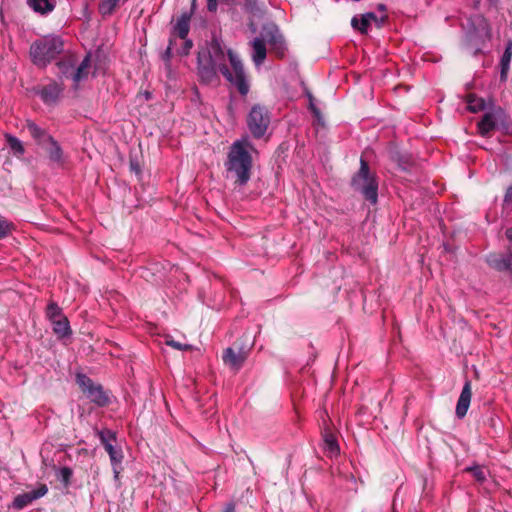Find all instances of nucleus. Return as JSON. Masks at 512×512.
I'll list each match as a JSON object with an SVG mask.
<instances>
[{
    "mask_svg": "<svg viewBox=\"0 0 512 512\" xmlns=\"http://www.w3.org/2000/svg\"><path fill=\"white\" fill-rule=\"evenodd\" d=\"M229 50L230 49L226 48L221 39L213 36L210 43L208 44V47L206 49H202L201 51L206 52L205 59H208L210 62L214 63L221 74H228L226 58L228 57Z\"/></svg>",
    "mask_w": 512,
    "mask_h": 512,
    "instance_id": "nucleus-8",
    "label": "nucleus"
},
{
    "mask_svg": "<svg viewBox=\"0 0 512 512\" xmlns=\"http://www.w3.org/2000/svg\"><path fill=\"white\" fill-rule=\"evenodd\" d=\"M507 239L512 242V228H508L505 232Z\"/></svg>",
    "mask_w": 512,
    "mask_h": 512,
    "instance_id": "nucleus-44",
    "label": "nucleus"
},
{
    "mask_svg": "<svg viewBox=\"0 0 512 512\" xmlns=\"http://www.w3.org/2000/svg\"><path fill=\"white\" fill-rule=\"evenodd\" d=\"M112 438H113V435L109 431L100 433L101 442L104 445L105 450L108 452L113 465H115V463L120 462L122 455L120 453H118L115 450V448L113 447V445L111 444L110 440Z\"/></svg>",
    "mask_w": 512,
    "mask_h": 512,
    "instance_id": "nucleus-22",
    "label": "nucleus"
},
{
    "mask_svg": "<svg viewBox=\"0 0 512 512\" xmlns=\"http://www.w3.org/2000/svg\"><path fill=\"white\" fill-rule=\"evenodd\" d=\"M28 6L42 15L52 12L55 8V0H27Z\"/></svg>",
    "mask_w": 512,
    "mask_h": 512,
    "instance_id": "nucleus-23",
    "label": "nucleus"
},
{
    "mask_svg": "<svg viewBox=\"0 0 512 512\" xmlns=\"http://www.w3.org/2000/svg\"><path fill=\"white\" fill-rule=\"evenodd\" d=\"M64 90L62 83L51 80L48 84L39 86L36 93L45 104H55Z\"/></svg>",
    "mask_w": 512,
    "mask_h": 512,
    "instance_id": "nucleus-12",
    "label": "nucleus"
},
{
    "mask_svg": "<svg viewBox=\"0 0 512 512\" xmlns=\"http://www.w3.org/2000/svg\"><path fill=\"white\" fill-rule=\"evenodd\" d=\"M369 26V21L362 15L358 31L362 34H366Z\"/></svg>",
    "mask_w": 512,
    "mask_h": 512,
    "instance_id": "nucleus-36",
    "label": "nucleus"
},
{
    "mask_svg": "<svg viewBox=\"0 0 512 512\" xmlns=\"http://www.w3.org/2000/svg\"><path fill=\"white\" fill-rule=\"evenodd\" d=\"M378 9L381 10V11H385L386 10V6L384 4H379L378 5Z\"/></svg>",
    "mask_w": 512,
    "mask_h": 512,
    "instance_id": "nucleus-46",
    "label": "nucleus"
},
{
    "mask_svg": "<svg viewBox=\"0 0 512 512\" xmlns=\"http://www.w3.org/2000/svg\"><path fill=\"white\" fill-rule=\"evenodd\" d=\"M504 204L508 206H512V185L507 189L505 197H504Z\"/></svg>",
    "mask_w": 512,
    "mask_h": 512,
    "instance_id": "nucleus-39",
    "label": "nucleus"
},
{
    "mask_svg": "<svg viewBox=\"0 0 512 512\" xmlns=\"http://www.w3.org/2000/svg\"><path fill=\"white\" fill-rule=\"evenodd\" d=\"M76 58L73 55L65 56L60 61L57 62V68L59 70V74L62 76L69 78H73L74 67L76 65Z\"/></svg>",
    "mask_w": 512,
    "mask_h": 512,
    "instance_id": "nucleus-21",
    "label": "nucleus"
},
{
    "mask_svg": "<svg viewBox=\"0 0 512 512\" xmlns=\"http://www.w3.org/2000/svg\"><path fill=\"white\" fill-rule=\"evenodd\" d=\"M505 118L504 111L498 107L483 114L481 120L477 124L478 133L483 137L490 136V133L502 123Z\"/></svg>",
    "mask_w": 512,
    "mask_h": 512,
    "instance_id": "nucleus-11",
    "label": "nucleus"
},
{
    "mask_svg": "<svg viewBox=\"0 0 512 512\" xmlns=\"http://www.w3.org/2000/svg\"><path fill=\"white\" fill-rule=\"evenodd\" d=\"M76 383L83 394L95 405L104 407L109 404V394L104 390L101 384L95 383L85 374L76 375Z\"/></svg>",
    "mask_w": 512,
    "mask_h": 512,
    "instance_id": "nucleus-6",
    "label": "nucleus"
},
{
    "mask_svg": "<svg viewBox=\"0 0 512 512\" xmlns=\"http://www.w3.org/2000/svg\"><path fill=\"white\" fill-rule=\"evenodd\" d=\"M48 488L46 484H40L39 487L33 491L19 494L14 498L13 508L16 510H22L24 507L32 503V501L39 499L46 495Z\"/></svg>",
    "mask_w": 512,
    "mask_h": 512,
    "instance_id": "nucleus-13",
    "label": "nucleus"
},
{
    "mask_svg": "<svg viewBox=\"0 0 512 512\" xmlns=\"http://www.w3.org/2000/svg\"><path fill=\"white\" fill-rule=\"evenodd\" d=\"M11 223L5 218L0 217V239L6 237L11 231Z\"/></svg>",
    "mask_w": 512,
    "mask_h": 512,
    "instance_id": "nucleus-35",
    "label": "nucleus"
},
{
    "mask_svg": "<svg viewBox=\"0 0 512 512\" xmlns=\"http://www.w3.org/2000/svg\"><path fill=\"white\" fill-rule=\"evenodd\" d=\"M64 50V43L58 36H46L34 41L30 46L29 55L32 63L45 68Z\"/></svg>",
    "mask_w": 512,
    "mask_h": 512,
    "instance_id": "nucleus-2",
    "label": "nucleus"
},
{
    "mask_svg": "<svg viewBox=\"0 0 512 512\" xmlns=\"http://www.w3.org/2000/svg\"><path fill=\"white\" fill-rule=\"evenodd\" d=\"M228 59L232 67V72L228 69V74L222 75L237 89L239 94L246 96L250 90V84L244 71L243 63L232 50L228 51Z\"/></svg>",
    "mask_w": 512,
    "mask_h": 512,
    "instance_id": "nucleus-5",
    "label": "nucleus"
},
{
    "mask_svg": "<svg viewBox=\"0 0 512 512\" xmlns=\"http://www.w3.org/2000/svg\"><path fill=\"white\" fill-rule=\"evenodd\" d=\"M261 37L265 43L269 44L270 50L274 52L279 58L285 54V41L279 29L274 24L264 25L261 31Z\"/></svg>",
    "mask_w": 512,
    "mask_h": 512,
    "instance_id": "nucleus-9",
    "label": "nucleus"
},
{
    "mask_svg": "<svg viewBox=\"0 0 512 512\" xmlns=\"http://www.w3.org/2000/svg\"><path fill=\"white\" fill-rule=\"evenodd\" d=\"M24 129L27 130L29 135L35 141V143L41 148L51 141L52 136L47 132L46 129L38 126L35 122L27 120Z\"/></svg>",
    "mask_w": 512,
    "mask_h": 512,
    "instance_id": "nucleus-15",
    "label": "nucleus"
},
{
    "mask_svg": "<svg viewBox=\"0 0 512 512\" xmlns=\"http://www.w3.org/2000/svg\"><path fill=\"white\" fill-rule=\"evenodd\" d=\"M323 440L326 451H328L331 455H336L339 453V445L336 436L332 431L325 430L323 433Z\"/></svg>",
    "mask_w": 512,
    "mask_h": 512,
    "instance_id": "nucleus-26",
    "label": "nucleus"
},
{
    "mask_svg": "<svg viewBox=\"0 0 512 512\" xmlns=\"http://www.w3.org/2000/svg\"><path fill=\"white\" fill-rule=\"evenodd\" d=\"M487 262L490 267L498 271H509L512 268V255L491 254Z\"/></svg>",
    "mask_w": 512,
    "mask_h": 512,
    "instance_id": "nucleus-17",
    "label": "nucleus"
},
{
    "mask_svg": "<svg viewBox=\"0 0 512 512\" xmlns=\"http://www.w3.org/2000/svg\"><path fill=\"white\" fill-rule=\"evenodd\" d=\"M114 472H115V477L118 478L119 471H117L115 466H114Z\"/></svg>",
    "mask_w": 512,
    "mask_h": 512,
    "instance_id": "nucleus-48",
    "label": "nucleus"
},
{
    "mask_svg": "<svg viewBox=\"0 0 512 512\" xmlns=\"http://www.w3.org/2000/svg\"><path fill=\"white\" fill-rule=\"evenodd\" d=\"M270 124V113L265 106L256 104L247 116V126L256 139L262 138Z\"/></svg>",
    "mask_w": 512,
    "mask_h": 512,
    "instance_id": "nucleus-7",
    "label": "nucleus"
},
{
    "mask_svg": "<svg viewBox=\"0 0 512 512\" xmlns=\"http://www.w3.org/2000/svg\"><path fill=\"white\" fill-rule=\"evenodd\" d=\"M309 100H310V104H309V108L311 111H313V108H318L314 103H313V97L312 95L309 94Z\"/></svg>",
    "mask_w": 512,
    "mask_h": 512,
    "instance_id": "nucleus-45",
    "label": "nucleus"
},
{
    "mask_svg": "<svg viewBox=\"0 0 512 512\" xmlns=\"http://www.w3.org/2000/svg\"><path fill=\"white\" fill-rule=\"evenodd\" d=\"M464 471L470 473L475 478V480L480 483H482L486 480L485 469L482 466L476 465V466L467 467V468H465Z\"/></svg>",
    "mask_w": 512,
    "mask_h": 512,
    "instance_id": "nucleus-31",
    "label": "nucleus"
},
{
    "mask_svg": "<svg viewBox=\"0 0 512 512\" xmlns=\"http://www.w3.org/2000/svg\"><path fill=\"white\" fill-rule=\"evenodd\" d=\"M48 155L51 162L62 165L63 164V150L59 143L52 137L46 145L42 147Z\"/></svg>",
    "mask_w": 512,
    "mask_h": 512,
    "instance_id": "nucleus-18",
    "label": "nucleus"
},
{
    "mask_svg": "<svg viewBox=\"0 0 512 512\" xmlns=\"http://www.w3.org/2000/svg\"><path fill=\"white\" fill-rule=\"evenodd\" d=\"M386 20H387V16H383V17H381V19H380V23H383V22H385Z\"/></svg>",
    "mask_w": 512,
    "mask_h": 512,
    "instance_id": "nucleus-47",
    "label": "nucleus"
},
{
    "mask_svg": "<svg viewBox=\"0 0 512 512\" xmlns=\"http://www.w3.org/2000/svg\"><path fill=\"white\" fill-rule=\"evenodd\" d=\"M313 116L317 119L319 124H324V118L319 108H313Z\"/></svg>",
    "mask_w": 512,
    "mask_h": 512,
    "instance_id": "nucleus-40",
    "label": "nucleus"
},
{
    "mask_svg": "<svg viewBox=\"0 0 512 512\" xmlns=\"http://www.w3.org/2000/svg\"><path fill=\"white\" fill-rule=\"evenodd\" d=\"M176 46H177L176 38L170 37L169 44H168L165 52L162 54V59L166 63L167 66L170 63V59L173 55V50L174 49L176 50Z\"/></svg>",
    "mask_w": 512,
    "mask_h": 512,
    "instance_id": "nucleus-32",
    "label": "nucleus"
},
{
    "mask_svg": "<svg viewBox=\"0 0 512 512\" xmlns=\"http://www.w3.org/2000/svg\"><path fill=\"white\" fill-rule=\"evenodd\" d=\"M90 63V54H87L73 73V81L75 84H78L81 80L87 77Z\"/></svg>",
    "mask_w": 512,
    "mask_h": 512,
    "instance_id": "nucleus-25",
    "label": "nucleus"
},
{
    "mask_svg": "<svg viewBox=\"0 0 512 512\" xmlns=\"http://www.w3.org/2000/svg\"><path fill=\"white\" fill-rule=\"evenodd\" d=\"M62 316H64L62 309L58 306L56 302L51 301L50 303H48L46 307V317L49 319L51 323Z\"/></svg>",
    "mask_w": 512,
    "mask_h": 512,
    "instance_id": "nucleus-30",
    "label": "nucleus"
},
{
    "mask_svg": "<svg viewBox=\"0 0 512 512\" xmlns=\"http://www.w3.org/2000/svg\"><path fill=\"white\" fill-rule=\"evenodd\" d=\"M53 332L59 338L63 339L72 334V330L68 321V318L64 315L59 319H56L52 323Z\"/></svg>",
    "mask_w": 512,
    "mask_h": 512,
    "instance_id": "nucleus-20",
    "label": "nucleus"
},
{
    "mask_svg": "<svg viewBox=\"0 0 512 512\" xmlns=\"http://www.w3.org/2000/svg\"><path fill=\"white\" fill-rule=\"evenodd\" d=\"M6 142L15 156L20 157L25 153L23 143L17 137L7 134Z\"/></svg>",
    "mask_w": 512,
    "mask_h": 512,
    "instance_id": "nucleus-28",
    "label": "nucleus"
},
{
    "mask_svg": "<svg viewBox=\"0 0 512 512\" xmlns=\"http://www.w3.org/2000/svg\"><path fill=\"white\" fill-rule=\"evenodd\" d=\"M512 58V42H509L504 50V53L500 60L501 73L500 79L505 81L507 79V74L510 68V62Z\"/></svg>",
    "mask_w": 512,
    "mask_h": 512,
    "instance_id": "nucleus-24",
    "label": "nucleus"
},
{
    "mask_svg": "<svg viewBox=\"0 0 512 512\" xmlns=\"http://www.w3.org/2000/svg\"><path fill=\"white\" fill-rule=\"evenodd\" d=\"M72 475L73 472L70 467H62L60 469V478L66 487L70 484Z\"/></svg>",
    "mask_w": 512,
    "mask_h": 512,
    "instance_id": "nucleus-34",
    "label": "nucleus"
},
{
    "mask_svg": "<svg viewBox=\"0 0 512 512\" xmlns=\"http://www.w3.org/2000/svg\"><path fill=\"white\" fill-rule=\"evenodd\" d=\"M351 25L354 29L358 30L359 28V25H360V22L359 20L357 19V17H353L352 20H351Z\"/></svg>",
    "mask_w": 512,
    "mask_h": 512,
    "instance_id": "nucleus-43",
    "label": "nucleus"
},
{
    "mask_svg": "<svg viewBox=\"0 0 512 512\" xmlns=\"http://www.w3.org/2000/svg\"><path fill=\"white\" fill-rule=\"evenodd\" d=\"M252 60L256 66H260L266 59L267 48L264 39L260 36L253 40L252 42Z\"/></svg>",
    "mask_w": 512,
    "mask_h": 512,
    "instance_id": "nucleus-19",
    "label": "nucleus"
},
{
    "mask_svg": "<svg viewBox=\"0 0 512 512\" xmlns=\"http://www.w3.org/2000/svg\"><path fill=\"white\" fill-rule=\"evenodd\" d=\"M182 41L181 48H176V54L180 56H187L190 53V50L193 47L192 40L188 39L187 37L185 39H179Z\"/></svg>",
    "mask_w": 512,
    "mask_h": 512,
    "instance_id": "nucleus-33",
    "label": "nucleus"
},
{
    "mask_svg": "<svg viewBox=\"0 0 512 512\" xmlns=\"http://www.w3.org/2000/svg\"><path fill=\"white\" fill-rule=\"evenodd\" d=\"M466 102L468 110L472 113L483 111L486 106L485 100L473 93L467 95Z\"/></svg>",
    "mask_w": 512,
    "mask_h": 512,
    "instance_id": "nucleus-27",
    "label": "nucleus"
},
{
    "mask_svg": "<svg viewBox=\"0 0 512 512\" xmlns=\"http://www.w3.org/2000/svg\"><path fill=\"white\" fill-rule=\"evenodd\" d=\"M222 512H236L235 503L230 502L226 504Z\"/></svg>",
    "mask_w": 512,
    "mask_h": 512,
    "instance_id": "nucleus-41",
    "label": "nucleus"
},
{
    "mask_svg": "<svg viewBox=\"0 0 512 512\" xmlns=\"http://www.w3.org/2000/svg\"><path fill=\"white\" fill-rule=\"evenodd\" d=\"M472 398V386L471 382L467 380L462 388L460 396L456 404V416L460 419L464 418L467 414L468 408Z\"/></svg>",
    "mask_w": 512,
    "mask_h": 512,
    "instance_id": "nucleus-14",
    "label": "nucleus"
},
{
    "mask_svg": "<svg viewBox=\"0 0 512 512\" xmlns=\"http://www.w3.org/2000/svg\"><path fill=\"white\" fill-rule=\"evenodd\" d=\"M206 52L199 51L197 55V73L200 81L204 84H216L219 81L217 66L205 59Z\"/></svg>",
    "mask_w": 512,
    "mask_h": 512,
    "instance_id": "nucleus-10",
    "label": "nucleus"
},
{
    "mask_svg": "<svg viewBox=\"0 0 512 512\" xmlns=\"http://www.w3.org/2000/svg\"><path fill=\"white\" fill-rule=\"evenodd\" d=\"M252 153H256V149L247 137L234 141L229 147L224 167L226 178L232 180L235 186H245L250 181Z\"/></svg>",
    "mask_w": 512,
    "mask_h": 512,
    "instance_id": "nucleus-1",
    "label": "nucleus"
},
{
    "mask_svg": "<svg viewBox=\"0 0 512 512\" xmlns=\"http://www.w3.org/2000/svg\"><path fill=\"white\" fill-rule=\"evenodd\" d=\"M190 20L191 13H182L181 16L177 19L171 31L170 37L176 38V42L178 39H185L188 36L190 30Z\"/></svg>",
    "mask_w": 512,
    "mask_h": 512,
    "instance_id": "nucleus-16",
    "label": "nucleus"
},
{
    "mask_svg": "<svg viewBox=\"0 0 512 512\" xmlns=\"http://www.w3.org/2000/svg\"><path fill=\"white\" fill-rule=\"evenodd\" d=\"M119 2L120 0H100L98 5L99 13L103 16L111 15Z\"/></svg>",
    "mask_w": 512,
    "mask_h": 512,
    "instance_id": "nucleus-29",
    "label": "nucleus"
},
{
    "mask_svg": "<svg viewBox=\"0 0 512 512\" xmlns=\"http://www.w3.org/2000/svg\"><path fill=\"white\" fill-rule=\"evenodd\" d=\"M363 16L366 17V19L369 21V23H371V21H375V22L378 21L377 16L373 12L363 14Z\"/></svg>",
    "mask_w": 512,
    "mask_h": 512,
    "instance_id": "nucleus-42",
    "label": "nucleus"
},
{
    "mask_svg": "<svg viewBox=\"0 0 512 512\" xmlns=\"http://www.w3.org/2000/svg\"><path fill=\"white\" fill-rule=\"evenodd\" d=\"M167 344L169 346L174 347L177 350H187L189 348V345L181 344V343H179L177 341H174V340L167 341Z\"/></svg>",
    "mask_w": 512,
    "mask_h": 512,
    "instance_id": "nucleus-38",
    "label": "nucleus"
},
{
    "mask_svg": "<svg viewBox=\"0 0 512 512\" xmlns=\"http://www.w3.org/2000/svg\"><path fill=\"white\" fill-rule=\"evenodd\" d=\"M352 188L359 192L366 201L376 204L378 200V182L376 174L371 172L368 162L360 158V168L351 179Z\"/></svg>",
    "mask_w": 512,
    "mask_h": 512,
    "instance_id": "nucleus-3",
    "label": "nucleus"
},
{
    "mask_svg": "<svg viewBox=\"0 0 512 512\" xmlns=\"http://www.w3.org/2000/svg\"><path fill=\"white\" fill-rule=\"evenodd\" d=\"M130 170L135 172L138 182H142V172L139 165L130 162Z\"/></svg>",
    "mask_w": 512,
    "mask_h": 512,
    "instance_id": "nucleus-37",
    "label": "nucleus"
},
{
    "mask_svg": "<svg viewBox=\"0 0 512 512\" xmlns=\"http://www.w3.org/2000/svg\"><path fill=\"white\" fill-rule=\"evenodd\" d=\"M252 347L253 343L248 335L239 337L230 347L223 350V363L233 372H238L247 360Z\"/></svg>",
    "mask_w": 512,
    "mask_h": 512,
    "instance_id": "nucleus-4",
    "label": "nucleus"
}]
</instances>
